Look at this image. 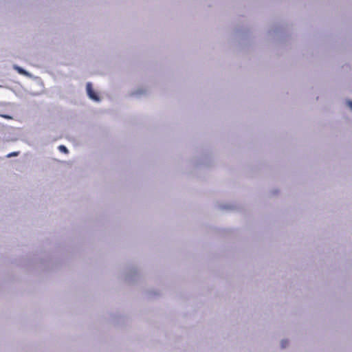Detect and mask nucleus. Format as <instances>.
I'll return each mask as SVG.
<instances>
[{
	"label": "nucleus",
	"mask_w": 352,
	"mask_h": 352,
	"mask_svg": "<svg viewBox=\"0 0 352 352\" xmlns=\"http://www.w3.org/2000/svg\"><path fill=\"white\" fill-rule=\"evenodd\" d=\"M86 87H87V94L89 96V98L95 101H98L99 98H98V95L96 94V92L94 91L91 84L90 82H88L87 84Z\"/></svg>",
	"instance_id": "obj_1"
},
{
	"label": "nucleus",
	"mask_w": 352,
	"mask_h": 352,
	"mask_svg": "<svg viewBox=\"0 0 352 352\" xmlns=\"http://www.w3.org/2000/svg\"><path fill=\"white\" fill-rule=\"evenodd\" d=\"M14 69L17 71V72L20 74H22V75H28V72L23 69V68L17 66V65H15L14 66Z\"/></svg>",
	"instance_id": "obj_2"
},
{
	"label": "nucleus",
	"mask_w": 352,
	"mask_h": 352,
	"mask_svg": "<svg viewBox=\"0 0 352 352\" xmlns=\"http://www.w3.org/2000/svg\"><path fill=\"white\" fill-rule=\"evenodd\" d=\"M58 149H59L60 151H61L63 153H68L67 148L64 145L59 146H58Z\"/></svg>",
	"instance_id": "obj_3"
},
{
	"label": "nucleus",
	"mask_w": 352,
	"mask_h": 352,
	"mask_svg": "<svg viewBox=\"0 0 352 352\" xmlns=\"http://www.w3.org/2000/svg\"><path fill=\"white\" fill-rule=\"evenodd\" d=\"M18 155H19V152H13V153H10L8 154L7 157H13V156H17Z\"/></svg>",
	"instance_id": "obj_4"
},
{
	"label": "nucleus",
	"mask_w": 352,
	"mask_h": 352,
	"mask_svg": "<svg viewBox=\"0 0 352 352\" xmlns=\"http://www.w3.org/2000/svg\"><path fill=\"white\" fill-rule=\"evenodd\" d=\"M287 344V341H285V340H283V341H282V342H281L282 347H283V348H285V347L286 346Z\"/></svg>",
	"instance_id": "obj_5"
},
{
	"label": "nucleus",
	"mask_w": 352,
	"mask_h": 352,
	"mask_svg": "<svg viewBox=\"0 0 352 352\" xmlns=\"http://www.w3.org/2000/svg\"><path fill=\"white\" fill-rule=\"evenodd\" d=\"M348 104H349V107L351 108V109H352V101H349V102H348Z\"/></svg>",
	"instance_id": "obj_6"
},
{
	"label": "nucleus",
	"mask_w": 352,
	"mask_h": 352,
	"mask_svg": "<svg viewBox=\"0 0 352 352\" xmlns=\"http://www.w3.org/2000/svg\"><path fill=\"white\" fill-rule=\"evenodd\" d=\"M3 117L5 118H7V119H10V117L8 116H3Z\"/></svg>",
	"instance_id": "obj_7"
}]
</instances>
